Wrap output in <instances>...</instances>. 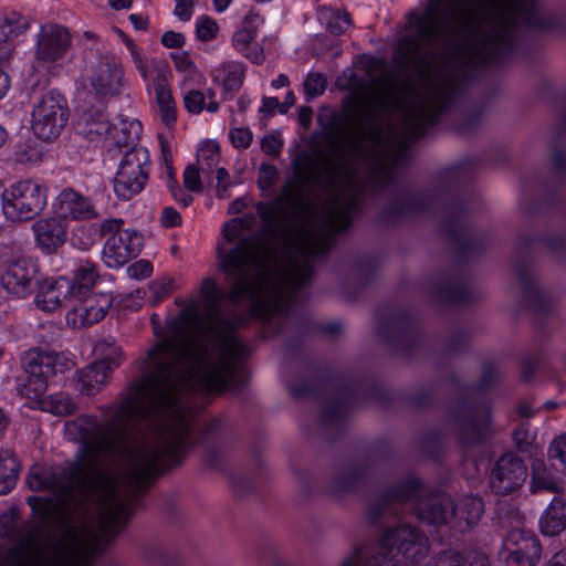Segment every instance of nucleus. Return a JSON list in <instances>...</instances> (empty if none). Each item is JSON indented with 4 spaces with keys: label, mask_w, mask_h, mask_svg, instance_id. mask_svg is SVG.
Masks as SVG:
<instances>
[{
    "label": "nucleus",
    "mask_w": 566,
    "mask_h": 566,
    "mask_svg": "<svg viewBox=\"0 0 566 566\" xmlns=\"http://www.w3.org/2000/svg\"><path fill=\"white\" fill-rule=\"evenodd\" d=\"M15 160L21 164H35L42 159V149L38 144H25L15 150Z\"/></svg>",
    "instance_id": "ea45409f"
},
{
    "label": "nucleus",
    "mask_w": 566,
    "mask_h": 566,
    "mask_svg": "<svg viewBox=\"0 0 566 566\" xmlns=\"http://www.w3.org/2000/svg\"><path fill=\"white\" fill-rule=\"evenodd\" d=\"M169 57L174 63V67L181 78L178 82L180 90H186L189 86L200 83L203 78L202 73L191 59L188 51L170 52Z\"/></svg>",
    "instance_id": "cd10ccee"
},
{
    "label": "nucleus",
    "mask_w": 566,
    "mask_h": 566,
    "mask_svg": "<svg viewBox=\"0 0 566 566\" xmlns=\"http://www.w3.org/2000/svg\"><path fill=\"white\" fill-rule=\"evenodd\" d=\"M232 145L237 148H247L252 140V133L248 127H233L229 132Z\"/></svg>",
    "instance_id": "c03bdc74"
},
{
    "label": "nucleus",
    "mask_w": 566,
    "mask_h": 566,
    "mask_svg": "<svg viewBox=\"0 0 566 566\" xmlns=\"http://www.w3.org/2000/svg\"><path fill=\"white\" fill-rule=\"evenodd\" d=\"M163 157L161 177L166 180L169 189L172 190L176 185L175 170L165 148H163Z\"/></svg>",
    "instance_id": "8fccbe9b"
},
{
    "label": "nucleus",
    "mask_w": 566,
    "mask_h": 566,
    "mask_svg": "<svg viewBox=\"0 0 566 566\" xmlns=\"http://www.w3.org/2000/svg\"><path fill=\"white\" fill-rule=\"evenodd\" d=\"M279 106L281 107L277 98L269 97V98H264L263 99L261 111H263V112H272L274 108H276Z\"/></svg>",
    "instance_id": "bf43d9fd"
},
{
    "label": "nucleus",
    "mask_w": 566,
    "mask_h": 566,
    "mask_svg": "<svg viewBox=\"0 0 566 566\" xmlns=\"http://www.w3.org/2000/svg\"><path fill=\"white\" fill-rule=\"evenodd\" d=\"M175 3L174 15L182 22L189 21L193 14L195 1L175 0Z\"/></svg>",
    "instance_id": "49530a36"
},
{
    "label": "nucleus",
    "mask_w": 566,
    "mask_h": 566,
    "mask_svg": "<svg viewBox=\"0 0 566 566\" xmlns=\"http://www.w3.org/2000/svg\"><path fill=\"white\" fill-rule=\"evenodd\" d=\"M275 177V169L272 166H263L260 169L259 184L262 188L268 187Z\"/></svg>",
    "instance_id": "6e6d98bb"
},
{
    "label": "nucleus",
    "mask_w": 566,
    "mask_h": 566,
    "mask_svg": "<svg viewBox=\"0 0 566 566\" xmlns=\"http://www.w3.org/2000/svg\"><path fill=\"white\" fill-rule=\"evenodd\" d=\"M46 203V189L31 179L12 184L1 198L2 212L7 220L13 222L32 220L45 209Z\"/></svg>",
    "instance_id": "6e6552de"
},
{
    "label": "nucleus",
    "mask_w": 566,
    "mask_h": 566,
    "mask_svg": "<svg viewBox=\"0 0 566 566\" xmlns=\"http://www.w3.org/2000/svg\"><path fill=\"white\" fill-rule=\"evenodd\" d=\"M21 364L28 375L22 392L32 400V407L57 416L74 410L73 401L63 394L42 397L50 378L73 367L69 355L29 349L23 354Z\"/></svg>",
    "instance_id": "20e7f679"
},
{
    "label": "nucleus",
    "mask_w": 566,
    "mask_h": 566,
    "mask_svg": "<svg viewBox=\"0 0 566 566\" xmlns=\"http://www.w3.org/2000/svg\"><path fill=\"white\" fill-rule=\"evenodd\" d=\"M147 71L149 75L142 78L148 92L154 95L156 114L167 128H171L177 119V104L168 84L167 67L154 61Z\"/></svg>",
    "instance_id": "2eb2a0df"
},
{
    "label": "nucleus",
    "mask_w": 566,
    "mask_h": 566,
    "mask_svg": "<svg viewBox=\"0 0 566 566\" xmlns=\"http://www.w3.org/2000/svg\"><path fill=\"white\" fill-rule=\"evenodd\" d=\"M220 158V147L216 140L209 139L200 143L198 147V163L201 168L211 169Z\"/></svg>",
    "instance_id": "e433bc0d"
},
{
    "label": "nucleus",
    "mask_w": 566,
    "mask_h": 566,
    "mask_svg": "<svg viewBox=\"0 0 566 566\" xmlns=\"http://www.w3.org/2000/svg\"><path fill=\"white\" fill-rule=\"evenodd\" d=\"M295 103V96L292 92H287L284 103L281 105V113H285Z\"/></svg>",
    "instance_id": "774afa93"
},
{
    "label": "nucleus",
    "mask_w": 566,
    "mask_h": 566,
    "mask_svg": "<svg viewBox=\"0 0 566 566\" xmlns=\"http://www.w3.org/2000/svg\"><path fill=\"white\" fill-rule=\"evenodd\" d=\"M539 528L545 536H556L566 530V501L554 497L539 518Z\"/></svg>",
    "instance_id": "bb28decb"
},
{
    "label": "nucleus",
    "mask_w": 566,
    "mask_h": 566,
    "mask_svg": "<svg viewBox=\"0 0 566 566\" xmlns=\"http://www.w3.org/2000/svg\"><path fill=\"white\" fill-rule=\"evenodd\" d=\"M261 145H262V149L266 154L275 155L281 149L282 143L277 137H275L273 135H269L262 139Z\"/></svg>",
    "instance_id": "5fc2aeb1"
},
{
    "label": "nucleus",
    "mask_w": 566,
    "mask_h": 566,
    "mask_svg": "<svg viewBox=\"0 0 566 566\" xmlns=\"http://www.w3.org/2000/svg\"><path fill=\"white\" fill-rule=\"evenodd\" d=\"M0 536L10 539L18 537V523L12 510L0 514Z\"/></svg>",
    "instance_id": "a19ab883"
},
{
    "label": "nucleus",
    "mask_w": 566,
    "mask_h": 566,
    "mask_svg": "<svg viewBox=\"0 0 566 566\" xmlns=\"http://www.w3.org/2000/svg\"><path fill=\"white\" fill-rule=\"evenodd\" d=\"M244 207H245V200L237 199L233 202H231V205L229 207V212L230 213H239L243 210Z\"/></svg>",
    "instance_id": "0e129e2a"
},
{
    "label": "nucleus",
    "mask_w": 566,
    "mask_h": 566,
    "mask_svg": "<svg viewBox=\"0 0 566 566\" xmlns=\"http://www.w3.org/2000/svg\"><path fill=\"white\" fill-rule=\"evenodd\" d=\"M545 566H566V551L556 553Z\"/></svg>",
    "instance_id": "4d7b16f0"
},
{
    "label": "nucleus",
    "mask_w": 566,
    "mask_h": 566,
    "mask_svg": "<svg viewBox=\"0 0 566 566\" xmlns=\"http://www.w3.org/2000/svg\"><path fill=\"white\" fill-rule=\"evenodd\" d=\"M523 0H440L423 27L428 41L459 33L470 38L476 53L492 55L506 46Z\"/></svg>",
    "instance_id": "7ed1b4c3"
},
{
    "label": "nucleus",
    "mask_w": 566,
    "mask_h": 566,
    "mask_svg": "<svg viewBox=\"0 0 566 566\" xmlns=\"http://www.w3.org/2000/svg\"><path fill=\"white\" fill-rule=\"evenodd\" d=\"M153 264L145 259L138 260L127 269L128 275L135 280L147 279L153 274Z\"/></svg>",
    "instance_id": "a18cd8bd"
},
{
    "label": "nucleus",
    "mask_w": 566,
    "mask_h": 566,
    "mask_svg": "<svg viewBox=\"0 0 566 566\" xmlns=\"http://www.w3.org/2000/svg\"><path fill=\"white\" fill-rule=\"evenodd\" d=\"M175 289V281L172 277L164 276L155 280L148 285L149 301L154 304L167 298Z\"/></svg>",
    "instance_id": "4c0bfd02"
},
{
    "label": "nucleus",
    "mask_w": 566,
    "mask_h": 566,
    "mask_svg": "<svg viewBox=\"0 0 566 566\" xmlns=\"http://www.w3.org/2000/svg\"><path fill=\"white\" fill-rule=\"evenodd\" d=\"M427 553V539L415 528L402 526L385 534L380 554L369 564L363 565L361 554L355 553L346 558L342 566H418Z\"/></svg>",
    "instance_id": "39448f33"
},
{
    "label": "nucleus",
    "mask_w": 566,
    "mask_h": 566,
    "mask_svg": "<svg viewBox=\"0 0 566 566\" xmlns=\"http://www.w3.org/2000/svg\"><path fill=\"white\" fill-rule=\"evenodd\" d=\"M67 116L66 99L59 92L50 91L34 106L31 128L39 138L50 139L59 135Z\"/></svg>",
    "instance_id": "4468645a"
},
{
    "label": "nucleus",
    "mask_w": 566,
    "mask_h": 566,
    "mask_svg": "<svg viewBox=\"0 0 566 566\" xmlns=\"http://www.w3.org/2000/svg\"><path fill=\"white\" fill-rule=\"evenodd\" d=\"M325 84V78L322 74L311 73L304 82L305 94L310 97H315L324 92Z\"/></svg>",
    "instance_id": "37998d69"
},
{
    "label": "nucleus",
    "mask_w": 566,
    "mask_h": 566,
    "mask_svg": "<svg viewBox=\"0 0 566 566\" xmlns=\"http://www.w3.org/2000/svg\"><path fill=\"white\" fill-rule=\"evenodd\" d=\"M95 545L96 537L91 530H70L61 545L48 554L28 542L22 548L20 566H86Z\"/></svg>",
    "instance_id": "423d86ee"
},
{
    "label": "nucleus",
    "mask_w": 566,
    "mask_h": 566,
    "mask_svg": "<svg viewBox=\"0 0 566 566\" xmlns=\"http://www.w3.org/2000/svg\"><path fill=\"white\" fill-rule=\"evenodd\" d=\"M108 3L115 10H123L132 6V0H108Z\"/></svg>",
    "instance_id": "e2e57ef3"
},
{
    "label": "nucleus",
    "mask_w": 566,
    "mask_h": 566,
    "mask_svg": "<svg viewBox=\"0 0 566 566\" xmlns=\"http://www.w3.org/2000/svg\"><path fill=\"white\" fill-rule=\"evenodd\" d=\"M179 324L187 335L160 336L142 364V379L102 420L85 416L66 424L77 432L87 461L128 453L139 476H147L159 460L176 459L189 443V411L182 390L219 391L241 367V346L216 311V284L203 280L186 301Z\"/></svg>",
    "instance_id": "f257e3e1"
},
{
    "label": "nucleus",
    "mask_w": 566,
    "mask_h": 566,
    "mask_svg": "<svg viewBox=\"0 0 566 566\" xmlns=\"http://www.w3.org/2000/svg\"><path fill=\"white\" fill-rule=\"evenodd\" d=\"M196 25V36L198 40L202 42H209L217 38L219 33V25L218 23L207 17V15H200L196 19L195 22Z\"/></svg>",
    "instance_id": "58836bf2"
},
{
    "label": "nucleus",
    "mask_w": 566,
    "mask_h": 566,
    "mask_svg": "<svg viewBox=\"0 0 566 566\" xmlns=\"http://www.w3.org/2000/svg\"><path fill=\"white\" fill-rule=\"evenodd\" d=\"M71 242L80 250H87L94 242V231L87 227L73 229Z\"/></svg>",
    "instance_id": "79ce46f5"
},
{
    "label": "nucleus",
    "mask_w": 566,
    "mask_h": 566,
    "mask_svg": "<svg viewBox=\"0 0 566 566\" xmlns=\"http://www.w3.org/2000/svg\"><path fill=\"white\" fill-rule=\"evenodd\" d=\"M541 555L538 538L530 531L512 530L503 542L505 566H536Z\"/></svg>",
    "instance_id": "6ab92c4d"
},
{
    "label": "nucleus",
    "mask_w": 566,
    "mask_h": 566,
    "mask_svg": "<svg viewBox=\"0 0 566 566\" xmlns=\"http://www.w3.org/2000/svg\"><path fill=\"white\" fill-rule=\"evenodd\" d=\"M82 78L84 84L103 99L118 96L126 88L122 59L111 51L92 53L86 60Z\"/></svg>",
    "instance_id": "0eeeda50"
},
{
    "label": "nucleus",
    "mask_w": 566,
    "mask_h": 566,
    "mask_svg": "<svg viewBox=\"0 0 566 566\" xmlns=\"http://www.w3.org/2000/svg\"><path fill=\"white\" fill-rule=\"evenodd\" d=\"M182 102L186 111L190 114H200L203 111L216 113L219 109V103L216 101V93L212 88L205 92L195 88L182 90Z\"/></svg>",
    "instance_id": "c85d7f7f"
},
{
    "label": "nucleus",
    "mask_w": 566,
    "mask_h": 566,
    "mask_svg": "<svg viewBox=\"0 0 566 566\" xmlns=\"http://www.w3.org/2000/svg\"><path fill=\"white\" fill-rule=\"evenodd\" d=\"M312 112L307 107H303L300 109V122L303 126H307L311 122Z\"/></svg>",
    "instance_id": "338daca9"
},
{
    "label": "nucleus",
    "mask_w": 566,
    "mask_h": 566,
    "mask_svg": "<svg viewBox=\"0 0 566 566\" xmlns=\"http://www.w3.org/2000/svg\"><path fill=\"white\" fill-rule=\"evenodd\" d=\"M228 178V172L224 168H219L217 170V180H218V188H222L226 190L229 186V184L226 181Z\"/></svg>",
    "instance_id": "680f3d73"
},
{
    "label": "nucleus",
    "mask_w": 566,
    "mask_h": 566,
    "mask_svg": "<svg viewBox=\"0 0 566 566\" xmlns=\"http://www.w3.org/2000/svg\"><path fill=\"white\" fill-rule=\"evenodd\" d=\"M184 182L187 189L190 191H198L200 190V177L199 171L196 167L189 166L186 168L184 172Z\"/></svg>",
    "instance_id": "3c124183"
},
{
    "label": "nucleus",
    "mask_w": 566,
    "mask_h": 566,
    "mask_svg": "<svg viewBox=\"0 0 566 566\" xmlns=\"http://www.w3.org/2000/svg\"><path fill=\"white\" fill-rule=\"evenodd\" d=\"M95 353L101 354L102 357L85 367L78 377L81 391L88 395L98 391L107 381L114 368L119 366L123 360L122 349L114 343L97 345Z\"/></svg>",
    "instance_id": "dca6fc26"
},
{
    "label": "nucleus",
    "mask_w": 566,
    "mask_h": 566,
    "mask_svg": "<svg viewBox=\"0 0 566 566\" xmlns=\"http://www.w3.org/2000/svg\"><path fill=\"white\" fill-rule=\"evenodd\" d=\"M549 453L552 457L557 458L566 468V433L559 436L552 442Z\"/></svg>",
    "instance_id": "09e8293b"
},
{
    "label": "nucleus",
    "mask_w": 566,
    "mask_h": 566,
    "mask_svg": "<svg viewBox=\"0 0 566 566\" xmlns=\"http://www.w3.org/2000/svg\"><path fill=\"white\" fill-rule=\"evenodd\" d=\"M114 33L117 35L118 40L123 42L126 46L130 61L134 64L135 69L138 71L140 76H147L148 71L147 67L150 66L156 59H148L143 50L130 36L125 34L119 29H114Z\"/></svg>",
    "instance_id": "2f4dec72"
},
{
    "label": "nucleus",
    "mask_w": 566,
    "mask_h": 566,
    "mask_svg": "<svg viewBox=\"0 0 566 566\" xmlns=\"http://www.w3.org/2000/svg\"><path fill=\"white\" fill-rule=\"evenodd\" d=\"M36 247L45 254L56 252L66 241L69 226L52 213L32 224Z\"/></svg>",
    "instance_id": "b1692460"
},
{
    "label": "nucleus",
    "mask_w": 566,
    "mask_h": 566,
    "mask_svg": "<svg viewBox=\"0 0 566 566\" xmlns=\"http://www.w3.org/2000/svg\"><path fill=\"white\" fill-rule=\"evenodd\" d=\"M242 75V66L238 62H222L211 71L213 83L220 85L226 93L239 90Z\"/></svg>",
    "instance_id": "c756f323"
},
{
    "label": "nucleus",
    "mask_w": 566,
    "mask_h": 566,
    "mask_svg": "<svg viewBox=\"0 0 566 566\" xmlns=\"http://www.w3.org/2000/svg\"><path fill=\"white\" fill-rule=\"evenodd\" d=\"M129 20L137 30H144L148 25V20L139 14H130Z\"/></svg>",
    "instance_id": "13d9d810"
},
{
    "label": "nucleus",
    "mask_w": 566,
    "mask_h": 566,
    "mask_svg": "<svg viewBox=\"0 0 566 566\" xmlns=\"http://www.w3.org/2000/svg\"><path fill=\"white\" fill-rule=\"evenodd\" d=\"M144 297H145L144 292H142L140 290H135V291H132L130 293H128L127 295H125L122 298V302L124 304V307L129 308V310H137L142 306Z\"/></svg>",
    "instance_id": "603ef678"
},
{
    "label": "nucleus",
    "mask_w": 566,
    "mask_h": 566,
    "mask_svg": "<svg viewBox=\"0 0 566 566\" xmlns=\"http://www.w3.org/2000/svg\"><path fill=\"white\" fill-rule=\"evenodd\" d=\"M52 213L60 220H82L96 216L95 209L88 198L72 189H63L52 202Z\"/></svg>",
    "instance_id": "393cba45"
},
{
    "label": "nucleus",
    "mask_w": 566,
    "mask_h": 566,
    "mask_svg": "<svg viewBox=\"0 0 566 566\" xmlns=\"http://www.w3.org/2000/svg\"><path fill=\"white\" fill-rule=\"evenodd\" d=\"M160 222L166 228L176 227L180 224L181 217L174 208L167 207L161 212Z\"/></svg>",
    "instance_id": "864d4df0"
},
{
    "label": "nucleus",
    "mask_w": 566,
    "mask_h": 566,
    "mask_svg": "<svg viewBox=\"0 0 566 566\" xmlns=\"http://www.w3.org/2000/svg\"><path fill=\"white\" fill-rule=\"evenodd\" d=\"M289 84V78L284 74H280L276 78H274L271 83L272 87L275 90L282 88Z\"/></svg>",
    "instance_id": "69168bd1"
},
{
    "label": "nucleus",
    "mask_w": 566,
    "mask_h": 566,
    "mask_svg": "<svg viewBox=\"0 0 566 566\" xmlns=\"http://www.w3.org/2000/svg\"><path fill=\"white\" fill-rule=\"evenodd\" d=\"M262 23V17L254 11H250L244 18L242 28L239 29L232 38V44L235 50L254 63H260L263 60L262 51L253 46V42Z\"/></svg>",
    "instance_id": "a878e982"
},
{
    "label": "nucleus",
    "mask_w": 566,
    "mask_h": 566,
    "mask_svg": "<svg viewBox=\"0 0 566 566\" xmlns=\"http://www.w3.org/2000/svg\"><path fill=\"white\" fill-rule=\"evenodd\" d=\"M483 510V502L476 496H467L458 505H454L449 497H439L430 500L428 507L419 512V517L432 524L444 523L453 517L458 527L463 531L479 522Z\"/></svg>",
    "instance_id": "ddd939ff"
},
{
    "label": "nucleus",
    "mask_w": 566,
    "mask_h": 566,
    "mask_svg": "<svg viewBox=\"0 0 566 566\" xmlns=\"http://www.w3.org/2000/svg\"><path fill=\"white\" fill-rule=\"evenodd\" d=\"M160 43L168 49H181L186 44V36L181 32L169 30L161 35Z\"/></svg>",
    "instance_id": "de8ad7c7"
},
{
    "label": "nucleus",
    "mask_w": 566,
    "mask_h": 566,
    "mask_svg": "<svg viewBox=\"0 0 566 566\" xmlns=\"http://www.w3.org/2000/svg\"><path fill=\"white\" fill-rule=\"evenodd\" d=\"M70 41V33L64 27L59 24L41 27L38 38L36 59L43 63H52L60 60L67 51Z\"/></svg>",
    "instance_id": "5701e85b"
},
{
    "label": "nucleus",
    "mask_w": 566,
    "mask_h": 566,
    "mask_svg": "<svg viewBox=\"0 0 566 566\" xmlns=\"http://www.w3.org/2000/svg\"><path fill=\"white\" fill-rule=\"evenodd\" d=\"M10 81L8 75L0 69V99L6 95L9 90Z\"/></svg>",
    "instance_id": "052dcab7"
},
{
    "label": "nucleus",
    "mask_w": 566,
    "mask_h": 566,
    "mask_svg": "<svg viewBox=\"0 0 566 566\" xmlns=\"http://www.w3.org/2000/svg\"><path fill=\"white\" fill-rule=\"evenodd\" d=\"M107 235L102 250V260L107 268L117 269L136 258L143 248L139 232L123 228L120 219H106L101 224Z\"/></svg>",
    "instance_id": "9d476101"
},
{
    "label": "nucleus",
    "mask_w": 566,
    "mask_h": 566,
    "mask_svg": "<svg viewBox=\"0 0 566 566\" xmlns=\"http://www.w3.org/2000/svg\"><path fill=\"white\" fill-rule=\"evenodd\" d=\"M98 501L105 515V526L116 531L129 516L128 502L120 495L113 479L102 475L98 482Z\"/></svg>",
    "instance_id": "412c9836"
},
{
    "label": "nucleus",
    "mask_w": 566,
    "mask_h": 566,
    "mask_svg": "<svg viewBox=\"0 0 566 566\" xmlns=\"http://www.w3.org/2000/svg\"><path fill=\"white\" fill-rule=\"evenodd\" d=\"M28 29V21L17 11L0 13V42L18 36Z\"/></svg>",
    "instance_id": "473e14b6"
},
{
    "label": "nucleus",
    "mask_w": 566,
    "mask_h": 566,
    "mask_svg": "<svg viewBox=\"0 0 566 566\" xmlns=\"http://www.w3.org/2000/svg\"><path fill=\"white\" fill-rule=\"evenodd\" d=\"M20 465L12 451L0 450V495L9 493L17 484Z\"/></svg>",
    "instance_id": "7c9ffc66"
},
{
    "label": "nucleus",
    "mask_w": 566,
    "mask_h": 566,
    "mask_svg": "<svg viewBox=\"0 0 566 566\" xmlns=\"http://www.w3.org/2000/svg\"><path fill=\"white\" fill-rule=\"evenodd\" d=\"M526 465L513 454L503 455L491 474V488L496 493H509L526 479Z\"/></svg>",
    "instance_id": "4be33fe9"
},
{
    "label": "nucleus",
    "mask_w": 566,
    "mask_h": 566,
    "mask_svg": "<svg viewBox=\"0 0 566 566\" xmlns=\"http://www.w3.org/2000/svg\"><path fill=\"white\" fill-rule=\"evenodd\" d=\"M222 270L232 281V297L249 295L276 307L308 276V269L272 250L263 235L240 240L235 248L218 249Z\"/></svg>",
    "instance_id": "f03ea898"
},
{
    "label": "nucleus",
    "mask_w": 566,
    "mask_h": 566,
    "mask_svg": "<svg viewBox=\"0 0 566 566\" xmlns=\"http://www.w3.org/2000/svg\"><path fill=\"white\" fill-rule=\"evenodd\" d=\"M149 165V153L143 146L133 145L124 154L113 179V189L117 198L129 200L145 188Z\"/></svg>",
    "instance_id": "f8f14e48"
},
{
    "label": "nucleus",
    "mask_w": 566,
    "mask_h": 566,
    "mask_svg": "<svg viewBox=\"0 0 566 566\" xmlns=\"http://www.w3.org/2000/svg\"><path fill=\"white\" fill-rule=\"evenodd\" d=\"M38 264L27 258L10 261L0 274L1 286L18 298L28 297L41 280Z\"/></svg>",
    "instance_id": "f3484780"
},
{
    "label": "nucleus",
    "mask_w": 566,
    "mask_h": 566,
    "mask_svg": "<svg viewBox=\"0 0 566 566\" xmlns=\"http://www.w3.org/2000/svg\"><path fill=\"white\" fill-rule=\"evenodd\" d=\"M97 280L96 268L94 264L82 263L75 271L74 279L70 280L74 284V296L91 294L90 290Z\"/></svg>",
    "instance_id": "f704fd0d"
},
{
    "label": "nucleus",
    "mask_w": 566,
    "mask_h": 566,
    "mask_svg": "<svg viewBox=\"0 0 566 566\" xmlns=\"http://www.w3.org/2000/svg\"><path fill=\"white\" fill-rule=\"evenodd\" d=\"M74 284L64 276L41 277L36 286L34 304L36 308L53 313L60 310L64 303L71 304L74 297Z\"/></svg>",
    "instance_id": "aec40b11"
},
{
    "label": "nucleus",
    "mask_w": 566,
    "mask_h": 566,
    "mask_svg": "<svg viewBox=\"0 0 566 566\" xmlns=\"http://www.w3.org/2000/svg\"><path fill=\"white\" fill-rule=\"evenodd\" d=\"M256 218L254 214H245L243 217L233 218L224 224L222 233L228 243L239 240L247 230H250L255 223Z\"/></svg>",
    "instance_id": "c9c22d12"
},
{
    "label": "nucleus",
    "mask_w": 566,
    "mask_h": 566,
    "mask_svg": "<svg viewBox=\"0 0 566 566\" xmlns=\"http://www.w3.org/2000/svg\"><path fill=\"white\" fill-rule=\"evenodd\" d=\"M113 303L111 293H91L74 296L66 313V324L72 328H83L99 322Z\"/></svg>",
    "instance_id": "a211bd4d"
},
{
    "label": "nucleus",
    "mask_w": 566,
    "mask_h": 566,
    "mask_svg": "<svg viewBox=\"0 0 566 566\" xmlns=\"http://www.w3.org/2000/svg\"><path fill=\"white\" fill-rule=\"evenodd\" d=\"M33 491H48L46 495H32L28 503L32 511L43 517L55 516L64 510L69 493L50 468L33 465L27 478Z\"/></svg>",
    "instance_id": "9b49d317"
},
{
    "label": "nucleus",
    "mask_w": 566,
    "mask_h": 566,
    "mask_svg": "<svg viewBox=\"0 0 566 566\" xmlns=\"http://www.w3.org/2000/svg\"><path fill=\"white\" fill-rule=\"evenodd\" d=\"M81 133L92 143L104 147L128 146L139 139L142 124L138 120H122L119 126L112 125L103 112L83 114L78 120Z\"/></svg>",
    "instance_id": "1a4fd4ad"
},
{
    "label": "nucleus",
    "mask_w": 566,
    "mask_h": 566,
    "mask_svg": "<svg viewBox=\"0 0 566 566\" xmlns=\"http://www.w3.org/2000/svg\"><path fill=\"white\" fill-rule=\"evenodd\" d=\"M319 21L333 33H343L349 27V18L346 12L333 10L325 4L317 8Z\"/></svg>",
    "instance_id": "72a5a7b5"
}]
</instances>
